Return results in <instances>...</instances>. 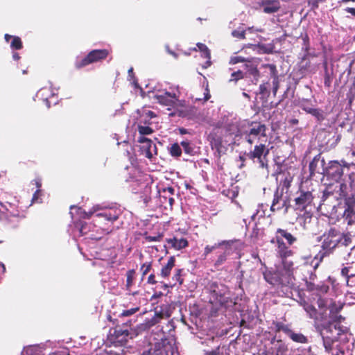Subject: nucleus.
Returning a JSON list of instances; mask_svg holds the SVG:
<instances>
[{"label": "nucleus", "mask_w": 355, "mask_h": 355, "mask_svg": "<svg viewBox=\"0 0 355 355\" xmlns=\"http://www.w3.org/2000/svg\"><path fill=\"white\" fill-rule=\"evenodd\" d=\"M273 324L275 328L276 332H284L287 336L291 333V331L292 330L288 324H286L282 322H273Z\"/></svg>", "instance_id": "nucleus-34"}, {"label": "nucleus", "mask_w": 355, "mask_h": 355, "mask_svg": "<svg viewBox=\"0 0 355 355\" xmlns=\"http://www.w3.org/2000/svg\"><path fill=\"white\" fill-rule=\"evenodd\" d=\"M183 270L178 268L175 269V274L173 276V280L175 282L173 285H175L177 282L179 283V284H182L184 279L182 278V273Z\"/></svg>", "instance_id": "nucleus-46"}, {"label": "nucleus", "mask_w": 355, "mask_h": 355, "mask_svg": "<svg viewBox=\"0 0 355 355\" xmlns=\"http://www.w3.org/2000/svg\"><path fill=\"white\" fill-rule=\"evenodd\" d=\"M131 321L124 324V327L116 326L110 330L108 340L114 345L122 347L126 344L129 338H132L133 333L130 327Z\"/></svg>", "instance_id": "nucleus-4"}, {"label": "nucleus", "mask_w": 355, "mask_h": 355, "mask_svg": "<svg viewBox=\"0 0 355 355\" xmlns=\"http://www.w3.org/2000/svg\"><path fill=\"white\" fill-rule=\"evenodd\" d=\"M243 78V73L241 70H238L237 71H234L231 75V80L233 81H238Z\"/></svg>", "instance_id": "nucleus-56"}, {"label": "nucleus", "mask_w": 355, "mask_h": 355, "mask_svg": "<svg viewBox=\"0 0 355 355\" xmlns=\"http://www.w3.org/2000/svg\"><path fill=\"white\" fill-rule=\"evenodd\" d=\"M139 310V307H135V308H132V309H130L128 310H125L121 313V315L124 316V317L130 316V315L135 314Z\"/></svg>", "instance_id": "nucleus-58"}, {"label": "nucleus", "mask_w": 355, "mask_h": 355, "mask_svg": "<svg viewBox=\"0 0 355 355\" xmlns=\"http://www.w3.org/2000/svg\"><path fill=\"white\" fill-rule=\"evenodd\" d=\"M163 238V234H158L156 236H148L146 234L144 235V239L148 242L160 241Z\"/></svg>", "instance_id": "nucleus-51"}, {"label": "nucleus", "mask_w": 355, "mask_h": 355, "mask_svg": "<svg viewBox=\"0 0 355 355\" xmlns=\"http://www.w3.org/2000/svg\"><path fill=\"white\" fill-rule=\"evenodd\" d=\"M249 128L242 133L245 141L251 146L254 144L252 149L246 153L245 156L254 162H257L261 168L268 166V156L270 153L268 141L267 126L265 123L252 121L249 123Z\"/></svg>", "instance_id": "nucleus-1"}, {"label": "nucleus", "mask_w": 355, "mask_h": 355, "mask_svg": "<svg viewBox=\"0 0 355 355\" xmlns=\"http://www.w3.org/2000/svg\"><path fill=\"white\" fill-rule=\"evenodd\" d=\"M232 35L234 37L240 39V40H244L245 38V31L242 28H239L236 30H234L232 32Z\"/></svg>", "instance_id": "nucleus-47"}, {"label": "nucleus", "mask_w": 355, "mask_h": 355, "mask_svg": "<svg viewBox=\"0 0 355 355\" xmlns=\"http://www.w3.org/2000/svg\"><path fill=\"white\" fill-rule=\"evenodd\" d=\"M355 268V263H352L347 266H344L341 269V275L343 276L346 279V282L347 283V279L349 278V272L353 270Z\"/></svg>", "instance_id": "nucleus-44"}, {"label": "nucleus", "mask_w": 355, "mask_h": 355, "mask_svg": "<svg viewBox=\"0 0 355 355\" xmlns=\"http://www.w3.org/2000/svg\"><path fill=\"white\" fill-rule=\"evenodd\" d=\"M152 148H154L155 149H156L155 144H154L153 142L152 141V140L150 139L149 144L147 142L145 144H143L141 146L140 148H141L143 154L146 157L150 159L153 157Z\"/></svg>", "instance_id": "nucleus-29"}, {"label": "nucleus", "mask_w": 355, "mask_h": 355, "mask_svg": "<svg viewBox=\"0 0 355 355\" xmlns=\"http://www.w3.org/2000/svg\"><path fill=\"white\" fill-rule=\"evenodd\" d=\"M324 175L335 181H338L343 175V166L338 161H330L328 166L322 168Z\"/></svg>", "instance_id": "nucleus-11"}, {"label": "nucleus", "mask_w": 355, "mask_h": 355, "mask_svg": "<svg viewBox=\"0 0 355 355\" xmlns=\"http://www.w3.org/2000/svg\"><path fill=\"white\" fill-rule=\"evenodd\" d=\"M332 78L331 77L327 69H325V73L324 76V84L327 88H330L331 85Z\"/></svg>", "instance_id": "nucleus-52"}, {"label": "nucleus", "mask_w": 355, "mask_h": 355, "mask_svg": "<svg viewBox=\"0 0 355 355\" xmlns=\"http://www.w3.org/2000/svg\"><path fill=\"white\" fill-rule=\"evenodd\" d=\"M261 6L265 13H274L277 12L280 8L279 2L277 0H262Z\"/></svg>", "instance_id": "nucleus-23"}, {"label": "nucleus", "mask_w": 355, "mask_h": 355, "mask_svg": "<svg viewBox=\"0 0 355 355\" xmlns=\"http://www.w3.org/2000/svg\"><path fill=\"white\" fill-rule=\"evenodd\" d=\"M236 242H237V240H223L215 243L213 245H207L205 247L202 255L205 257V258H206L208 256V254L212 252L214 250L219 248L220 247H224V251L229 252V250L231 249L233 244Z\"/></svg>", "instance_id": "nucleus-18"}, {"label": "nucleus", "mask_w": 355, "mask_h": 355, "mask_svg": "<svg viewBox=\"0 0 355 355\" xmlns=\"http://www.w3.org/2000/svg\"><path fill=\"white\" fill-rule=\"evenodd\" d=\"M155 98L163 105L173 106L178 100V96L174 92H165L161 94L155 95Z\"/></svg>", "instance_id": "nucleus-17"}, {"label": "nucleus", "mask_w": 355, "mask_h": 355, "mask_svg": "<svg viewBox=\"0 0 355 355\" xmlns=\"http://www.w3.org/2000/svg\"><path fill=\"white\" fill-rule=\"evenodd\" d=\"M42 196V191L41 189H37L35 193H33V198H32V203L35 202H40L39 200L40 199V197Z\"/></svg>", "instance_id": "nucleus-61"}, {"label": "nucleus", "mask_w": 355, "mask_h": 355, "mask_svg": "<svg viewBox=\"0 0 355 355\" xmlns=\"http://www.w3.org/2000/svg\"><path fill=\"white\" fill-rule=\"evenodd\" d=\"M302 304L303 306L304 309L309 314L311 318L317 319L318 311L314 306L306 302H304L303 304Z\"/></svg>", "instance_id": "nucleus-32"}, {"label": "nucleus", "mask_w": 355, "mask_h": 355, "mask_svg": "<svg viewBox=\"0 0 355 355\" xmlns=\"http://www.w3.org/2000/svg\"><path fill=\"white\" fill-rule=\"evenodd\" d=\"M230 254V252L223 251L217 256L216 259L214 263L215 268H218L222 266L227 259V256Z\"/></svg>", "instance_id": "nucleus-38"}, {"label": "nucleus", "mask_w": 355, "mask_h": 355, "mask_svg": "<svg viewBox=\"0 0 355 355\" xmlns=\"http://www.w3.org/2000/svg\"><path fill=\"white\" fill-rule=\"evenodd\" d=\"M303 40V46L306 51L309 50L310 43H309V35L305 33L304 35H302Z\"/></svg>", "instance_id": "nucleus-62"}, {"label": "nucleus", "mask_w": 355, "mask_h": 355, "mask_svg": "<svg viewBox=\"0 0 355 355\" xmlns=\"http://www.w3.org/2000/svg\"><path fill=\"white\" fill-rule=\"evenodd\" d=\"M180 145L182 146L184 152L189 155H194V148L192 146L191 144L188 141H182L180 143Z\"/></svg>", "instance_id": "nucleus-40"}, {"label": "nucleus", "mask_w": 355, "mask_h": 355, "mask_svg": "<svg viewBox=\"0 0 355 355\" xmlns=\"http://www.w3.org/2000/svg\"><path fill=\"white\" fill-rule=\"evenodd\" d=\"M314 197L311 191L300 190L294 199L293 207L295 211H306L313 205Z\"/></svg>", "instance_id": "nucleus-8"}, {"label": "nucleus", "mask_w": 355, "mask_h": 355, "mask_svg": "<svg viewBox=\"0 0 355 355\" xmlns=\"http://www.w3.org/2000/svg\"><path fill=\"white\" fill-rule=\"evenodd\" d=\"M159 197L164 198V201L162 203H165L166 200L168 201L170 207H172L175 202L173 196L175 194V189L172 187H167L162 188L159 190Z\"/></svg>", "instance_id": "nucleus-22"}, {"label": "nucleus", "mask_w": 355, "mask_h": 355, "mask_svg": "<svg viewBox=\"0 0 355 355\" xmlns=\"http://www.w3.org/2000/svg\"><path fill=\"white\" fill-rule=\"evenodd\" d=\"M207 139L210 142L211 148H215L218 152L220 151L223 147V139L219 129H213V130L208 135Z\"/></svg>", "instance_id": "nucleus-19"}, {"label": "nucleus", "mask_w": 355, "mask_h": 355, "mask_svg": "<svg viewBox=\"0 0 355 355\" xmlns=\"http://www.w3.org/2000/svg\"><path fill=\"white\" fill-rule=\"evenodd\" d=\"M166 241L171 245V248L176 250H180L189 245L187 239L184 238L178 239L176 236H173V238L166 239Z\"/></svg>", "instance_id": "nucleus-21"}, {"label": "nucleus", "mask_w": 355, "mask_h": 355, "mask_svg": "<svg viewBox=\"0 0 355 355\" xmlns=\"http://www.w3.org/2000/svg\"><path fill=\"white\" fill-rule=\"evenodd\" d=\"M283 195L284 193H282V191L280 190V189H276L274 193L272 202L270 206L271 211L275 212L276 211L281 210L280 206L284 199L283 198Z\"/></svg>", "instance_id": "nucleus-24"}, {"label": "nucleus", "mask_w": 355, "mask_h": 355, "mask_svg": "<svg viewBox=\"0 0 355 355\" xmlns=\"http://www.w3.org/2000/svg\"><path fill=\"white\" fill-rule=\"evenodd\" d=\"M326 0H309L308 4L312 10L317 9L319 6V3L324 2Z\"/></svg>", "instance_id": "nucleus-59"}, {"label": "nucleus", "mask_w": 355, "mask_h": 355, "mask_svg": "<svg viewBox=\"0 0 355 355\" xmlns=\"http://www.w3.org/2000/svg\"><path fill=\"white\" fill-rule=\"evenodd\" d=\"M0 205L2 210H0V214H23L19 209V202L16 198H11L10 200H8V196L6 193L1 198L0 200Z\"/></svg>", "instance_id": "nucleus-10"}, {"label": "nucleus", "mask_w": 355, "mask_h": 355, "mask_svg": "<svg viewBox=\"0 0 355 355\" xmlns=\"http://www.w3.org/2000/svg\"><path fill=\"white\" fill-rule=\"evenodd\" d=\"M340 332L341 329L337 328L336 324L332 323L327 324L323 329L321 333L323 344L326 351L329 353H331L332 349L335 347L334 343L337 342L336 339Z\"/></svg>", "instance_id": "nucleus-7"}, {"label": "nucleus", "mask_w": 355, "mask_h": 355, "mask_svg": "<svg viewBox=\"0 0 355 355\" xmlns=\"http://www.w3.org/2000/svg\"><path fill=\"white\" fill-rule=\"evenodd\" d=\"M318 286H316L313 282L311 281H307L306 280V288L308 291H314L316 290H318Z\"/></svg>", "instance_id": "nucleus-60"}, {"label": "nucleus", "mask_w": 355, "mask_h": 355, "mask_svg": "<svg viewBox=\"0 0 355 355\" xmlns=\"http://www.w3.org/2000/svg\"><path fill=\"white\" fill-rule=\"evenodd\" d=\"M138 131L140 135H148L153 132V130L149 126L138 125Z\"/></svg>", "instance_id": "nucleus-48"}, {"label": "nucleus", "mask_w": 355, "mask_h": 355, "mask_svg": "<svg viewBox=\"0 0 355 355\" xmlns=\"http://www.w3.org/2000/svg\"><path fill=\"white\" fill-rule=\"evenodd\" d=\"M344 216L347 220L348 225H351L353 223L354 218H355V209L346 208L344 211Z\"/></svg>", "instance_id": "nucleus-41"}, {"label": "nucleus", "mask_w": 355, "mask_h": 355, "mask_svg": "<svg viewBox=\"0 0 355 355\" xmlns=\"http://www.w3.org/2000/svg\"><path fill=\"white\" fill-rule=\"evenodd\" d=\"M293 342L298 343H306L308 342V338L302 333H296L294 331L291 330V333L288 336Z\"/></svg>", "instance_id": "nucleus-30"}, {"label": "nucleus", "mask_w": 355, "mask_h": 355, "mask_svg": "<svg viewBox=\"0 0 355 355\" xmlns=\"http://www.w3.org/2000/svg\"><path fill=\"white\" fill-rule=\"evenodd\" d=\"M329 318L331 320L329 322L328 324L331 323L336 324V327L340 329L339 324L345 320V318L340 315L339 313H336L329 314Z\"/></svg>", "instance_id": "nucleus-39"}, {"label": "nucleus", "mask_w": 355, "mask_h": 355, "mask_svg": "<svg viewBox=\"0 0 355 355\" xmlns=\"http://www.w3.org/2000/svg\"><path fill=\"white\" fill-rule=\"evenodd\" d=\"M106 355H125L124 349L122 347L112 345L105 349Z\"/></svg>", "instance_id": "nucleus-33"}, {"label": "nucleus", "mask_w": 355, "mask_h": 355, "mask_svg": "<svg viewBox=\"0 0 355 355\" xmlns=\"http://www.w3.org/2000/svg\"><path fill=\"white\" fill-rule=\"evenodd\" d=\"M283 175L284 176V178L282 180H280L279 186L277 187V189H280V190L282 191V193H288L291 184L293 180V177L291 175V174L288 172L286 173H283Z\"/></svg>", "instance_id": "nucleus-26"}, {"label": "nucleus", "mask_w": 355, "mask_h": 355, "mask_svg": "<svg viewBox=\"0 0 355 355\" xmlns=\"http://www.w3.org/2000/svg\"><path fill=\"white\" fill-rule=\"evenodd\" d=\"M170 154L173 157H178L182 154V149L178 143L171 145L170 148Z\"/></svg>", "instance_id": "nucleus-43"}, {"label": "nucleus", "mask_w": 355, "mask_h": 355, "mask_svg": "<svg viewBox=\"0 0 355 355\" xmlns=\"http://www.w3.org/2000/svg\"><path fill=\"white\" fill-rule=\"evenodd\" d=\"M197 46L199 51H200L201 56L207 60L205 63L202 64V67L204 69H207L211 64L210 51L208 49V47L205 44L202 43H198Z\"/></svg>", "instance_id": "nucleus-25"}, {"label": "nucleus", "mask_w": 355, "mask_h": 355, "mask_svg": "<svg viewBox=\"0 0 355 355\" xmlns=\"http://www.w3.org/2000/svg\"><path fill=\"white\" fill-rule=\"evenodd\" d=\"M175 258L174 256H171L168 258V261L165 266H164L160 272V275L163 278H167L169 277L171 270L175 266Z\"/></svg>", "instance_id": "nucleus-27"}, {"label": "nucleus", "mask_w": 355, "mask_h": 355, "mask_svg": "<svg viewBox=\"0 0 355 355\" xmlns=\"http://www.w3.org/2000/svg\"><path fill=\"white\" fill-rule=\"evenodd\" d=\"M121 211L119 209L116 207H111L108 209H103L101 212L96 214V216L99 218H103L105 220L113 223L116 220Z\"/></svg>", "instance_id": "nucleus-16"}, {"label": "nucleus", "mask_w": 355, "mask_h": 355, "mask_svg": "<svg viewBox=\"0 0 355 355\" xmlns=\"http://www.w3.org/2000/svg\"><path fill=\"white\" fill-rule=\"evenodd\" d=\"M270 243L277 244V254L281 259L282 263L288 261L287 258L293 254V251L289 248V245L285 243L283 240L278 239V237H273L270 240Z\"/></svg>", "instance_id": "nucleus-12"}, {"label": "nucleus", "mask_w": 355, "mask_h": 355, "mask_svg": "<svg viewBox=\"0 0 355 355\" xmlns=\"http://www.w3.org/2000/svg\"><path fill=\"white\" fill-rule=\"evenodd\" d=\"M330 354L331 355H352L351 351L346 347L345 344L340 343L336 345Z\"/></svg>", "instance_id": "nucleus-28"}, {"label": "nucleus", "mask_w": 355, "mask_h": 355, "mask_svg": "<svg viewBox=\"0 0 355 355\" xmlns=\"http://www.w3.org/2000/svg\"><path fill=\"white\" fill-rule=\"evenodd\" d=\"M205 289L208 293L209 302L214 306L228 308L236 304L230 296L229 288L223 283L209 280Z\"/></svg>", "instance_id": "nucleus-3"}, {"label": "nucleus", "mask_w": 355, "mask_h": 355, "mask_svg": "<svg viewBox=\"0 0 355 355\" xmlns=\"http://www.w3.org/2000/svg\"><path fill=\"white\" fill-rule=\"evenodd\" d=\"M152 268V263L151 262H146L142 264L141 266V271L142 277H144Z\"/></svg>", "instance_id": "nucleus-50"}, {"label": "nucleus", "mask_w": 355, "mask_h": 355, "mask_svg": "<svg viewBox=\"0 0 355 355\" xmlns=\"http://www.w3.org/2000/svg\"><path fill=\"white\" fill-rule=\"evenodd\" d=\"M321 250L315 256L314 259L317 260L313 268L316 269L324 258L333 254L334 250L340 245L349 246L352 243L351 234L341 233L335 227H331L325 232L322 236Z\"/></svg>", "instance_id": "nucleus-2"}, {"label": "nucleus", "mask_w": 355, "mask_h": 355, "mask_svg": "<svg viewBox=\"0 0 355 355\" xmlns=\"http://www.w3.org/2000/svg\"><path fill=\"white\" fill-rule=\"evenodd\" d=\"M24 214H0V222L4 228L12 230L19 228L25 220Z\"/></svg>", "instance_id": "nucleus-9"}, {"label": "nucleus", "mask_w": 355, "mask_h": 355, "mask_svg": "<svg viewBox=\"0 0 355 355\" xmlns=\"http://www.w3.org/2000/svg\"><path fill=\"white\" fill-rule=\"evenodd\" d=\"M340 198H345L346 208L355 209V192H349V187L346 184H340L339 189Z\"/></svg>", "instance_id": "nucleus-15"}, {"label": "nucleus", "mask_w": 355, "mask_h": 355, "mask_svg": "<svg viewBox=\"0 0 355 355\" xmlns=\"http://www.w3.org/2000/svg\"><path fill=\"white\" fill-rule=\"evenodd\" d=\"M311 105V101L309 99H303L300 102V107L306 113L312 107Z\"/></svg>", "instance_id": "nucleus-53"}, {"label": "nucleus", "mask_w": 355, "mask_h": 355, "mask_svg": "<svg viewBox=\"0 0 355 355\" xmlns=\"http://www.w3.org/2000/svg\"><path fill=\"white\" fill-rule=\"evenodd\" d=\"M159 322L160 321L159 320V317L154 315L150 319L146 320V324L148 328H150L155 325L156 324L159 323Z\"/></svg>", "instance_id": "nucleus-57"}, {"label": "nucleus", "mask_w": 355, "mask_h": 355, "mask_svg": "<svg viewBox=\"0 0 355 355\" xmlns=\"http://www.w3.org/2000/svg\"><path fill=\"white\" fill-rule=\"evenodd\" d=\"M355 268L349 272V278L347 279V286L350 287H355Z\"/></svg>", "instance_id": "nucleus-55"}, {"label": "nucleus", "mask_w": 355, "mask_h": 355, "mask_svg": "<svg viewBox=\"0 0 355 355\" xmlns=\"http://www.w3.org/2000/svg\"><path fill=\"white\" fill-rule=\"evenodd\" d=\"M110 53V51L106 49H94L89 51L87 55L75 62V67L77 69L83 68L90 64L101 62L105 60Z\"/></svg>", "instance_id": "nucleus-5"}, {"label": "nucleus", "mask_w": 355, "mask_h": 355, "mask_svg": "<svg viewBox=\"0 0 355 355\" xmlns=\"http://www.w3.org/2000/svg\"><path fill=\"white\" fill-rule=\"evenodd\" d=\"M307 113L314 116L318 122L324 119V112L321 109L311 107Z\"/></svg>", "instance_id": "nucleus-36"}, {"label": "nucleus", "mask_w": 355, "mask_h": 355, "mask_svg": "<svg viewBox=\"0 0 355 355\" xmlns=\"http://www.w3.org/2000/svg\"><path fill=\"white\" fill-rule=\"evenodd\" d=\"M263 67L265 68H268L269 70H270V76L274 78H278V75H277V67L275 64H266L264 65H263Z\"/></svg>", "instance_id": "nucleus-49"}, {"label": "nucleus", "mask_w": 355, "mask_h": 355, "mask_svg": "<svg viewBox=\"0 0 355 355\" xmlns=\"http://www.w3.org/2000/svg\"><path fill=\"white\" fill-rule=\"evenodd\" d=\"M349 192H355V173H352L349 175Z\"/></svg>", "instance_id": "nucleus-54"}, {"label": "nucleus", "mask_w": 355, "mask_h": 355, "mask_svg": "<svg viewBox=\"0 0 355 355\" xmlns=\"http://www.w3.org/2000/svg\"><path fill=\"white\" fill-rule=\"evenodd\" d=\"M10 47L15 50L21 49L23 47V44L21 38L18 36H14L12 37V42H10Z\"/></svg>", "instance_id": "nucleus-42"}, {"label": "nucleus", "mask_w": 355, "mask_h": 355, "mask_svg": "<svg viewBox=\"0 0 355 355\" xmlns=\"http://www.w3.org/2000/svg\"><path fill=\"white\" fill-rule=\"evenodd\" d=\"M320 154H318V155H315L313 157V159H312V161L310 162L309 168V172H310L311 176H313L315 174V173H319L317 171V168H318V162H320Z\"/></svg>", "instance_id": "nucleus-35"}, {"label": "nucleus", "mask_w": 355, "mask_h": 355, "mask_svg": "<svg viewBox=\"0 0 355 355\" xmlns=\"http://www.w3.org/2000/svg\"><path fill=\"white\" fill-rule=\"evenodd\" d=\"M173 349L172 345L170 341L165 336L162 337L154 343L153 348L151 347L152 354L154 355H167L169 352H171Z\"/></svg>", "instance_id": "nucleus-13"}, {"label": "nucleus", "mask_w": 355, "mask_h": 355, "mask_svg": "<svg viewBox=\"0 0 355 355\" xmlns=\"http://www.w3.org/2000/svg\"><path fill=\"white\" fill-rule=\"evenodd\" d=\"M275 237H278L280 240L284 239L289 246L293 245L297 241V237L288 232L286 230L282 228H278L276 230Z\"/></svg>", "instance_id": "nucleus-20"}, {"label": "nucleus", "mask_w": 355, "mask_h": 355, "mask_svg": "<svg viewBox=\"0 0 355 355\" xmlns=\"http://www.w3.org/2000/svg\"><path fill=\"white\" fill-rule=\"evenodd\" d=\"M280 207H281V209L283 208L284 209V213H287L291 205L289 203V200L288 198H285L284 199Z\"/></svg>", "instance_id": "nucleus-64"}, {"label": "nucleus", "mask_w": 355, "mask_h": 355, "mask_svg": "<svg viewBox=\"0 0 355 355\" xmlns=\"http://www.w3.org/2000/svg\"><path fill=\"white\" fill-rule=\"evenodd\" d=\"M26 355H42V349L39 345H31L24 350Z\"/></svg>", "instance_id": "nucleus-37"}, {"label": "nucleus", "mask_w": 355, "mask_h": 355, "mask_svg": "<svg viewBox=\"0 0 355 355\" xmlns=\"http://www.w3.org/2000/svg\"><path fill=\"white\" fill-rule=\"evenodd\" d=\"M136 272L134 269L128 270L126 272V290L131 292V287L134 284Z\"/></svg>", "instance_id": "nucleus-31"}, {"label": "nucleus", "mask_w": 355, "mask_h": 355, "mask_svg": "<svg viewBox=\"0 0 355 355\" xmlns=\"http://www.w3.org/2000/svg\"><path fill=\"white\" fill-rule=\"evenodd\" d=\"M343 308V304L340 302H332L329 306V314L340 313Z\"/></svg>", "instance_id": "nucleus-45"}, {"label": "nucleus", "mask_w": 355, "mask_h": 355, "mask_svg": "<svg viewBox=\"0 0 355 355\" xmlns=\"http://www.w3.org/2000/svg\"><path fill=\"white\" fill-rule=\"evenodd\" d=\"M282 267L279 268V280L278 286H286L293 288L295 284V277L293 275V263L292 261H284L282 263Z\"/></svg>", "instance_id": "nucleus-6"}, {"label": "nucleus", "mask_w": 355, "mask_h": 355, "mask_svg": "<svg viewBox=\"0 0 355 355\" xmlns=\"http://www.w3.org/2000/svg\"><path fill=\"white\" fill-rule=\"evenodd\" d=\"M154 315L159 317V321L164 318H168L170 317V314H168L167 312H166V313L163 312L162 310H161L159 311L156 310Z\"/></svg>", "instance_id": "nucleus-63"}, {"label": "nucleus", "mask_w": 355, "mask_h": 355, "mask_svg": "<svg viewBox=\"0 0 355 355\" xmlns=\"http://www.w3.org/2000/svg\"><path fill=\"white\" fill-rule=\"evenodd\" d=\"M261 265L263 266V268H261L262 275L265 281L273 286H277L279 280V268H268L265 263L262 262Z\"/></svg>", "instance_id": "nucleus-14"}]
</instances>
